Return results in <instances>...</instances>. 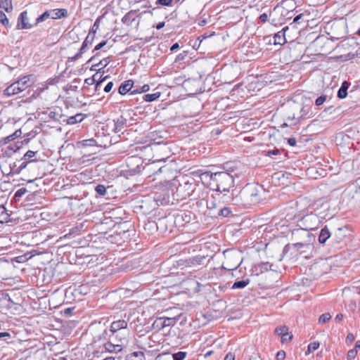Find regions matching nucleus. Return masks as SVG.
Here are the masks:
<instances>
[{"label":"nucleus","mask_w":360,"mask_h":360,"mask_svg":"<svg viewBox=\"0 0 360 360\" xmlns=\"http://www.w3.org/2000/svg\"><path fill=\"white\" fill-rule=\"evenodd\" d=\"M224 360H235V356L232 353L229 352L226 355Z\"/></svg>","instance_id":"nucleus-57"},{"label":"nucleus","mask_w":360,"mask_h":360,"mask_svg":"<svg viewBox=\"0 0 360 360\" xmlns=\"http://www.w3.org/2000/svg\"><path fill=\"white\" fill-rule=\"evenodd\" d=\"M27 162H23L21 163V165L18 167V169H16L15 172L16 173L20 172L23 169H25L27 167Z\"/></svg>","instance_id":"nucleus-51"},{"label":"nucleus","mask_w":360,"mask_h":360,"mask_svg":"<svg viewBox=\"0 0 360 360\" xmlns=\"http://www.w3.org/2000/svg\"><path fill=\"white\" fill-rule=\"evenodd\" d=\"M133 358H135L136 360H145L144 353L143 352H134L131 354V360H134Z\"/></svg>","instance_id":"nucleus-30"},{"label":"nucleus","mask_w":360,"mask_h":360,"mask_svg":"<svg viewBox=\"0 0 360 360\" xmlns=\"http://www.w3.org/2000/svg\"><path fill=\"white\" fill-rule=\"evenodd\" d=\"M134 82L131 79L124 81L119 87L118 91L121 95L128 93L133 87Z\"/></svg>","instance_id":"nucleus-16"},{"label":"nucleus","mask_w":360,"mask_h":360,"mask_svg":"<svg viewBox=\"0 0 360 360\" xmlns=\"http://www.w3.org/2000/svg\"><path fill=\"white\" fill-rule=\"evenodd\" d=\"M96 192L101 196H104L106 194V188L104 185L98 184L95 187Z\"/></svg>","instance_id":"nucleus-31"},{"label":"nucleus","mask_w":360,"mask_h":360,"mask_svg":"<svg viewBox=\"0 0 360 360\" xmlns=\"http://www.w3.org/2000/svg\"><path fill=\"white\" fill-rule=\"evenodd\" d=\"M165 23L164 22H160L157 25L156 28L160 30L165 27Z\"/></svg>","instance_id":"nucleus-61"},{"label":"nucleus","mask_w":360,"mask_h":360,"mask_svg":"<svg viewBox=\"0 0 360 360\" xmlns=\"http://www.w3.org/2000/svg\"><path fill=\"white\" fill-rule=\"evenodd\" d=\"M331 319V315L330 313H325L321 314L319 318V324H324L329 321Z\"/></svg>","instance_id":"nucleus-29"},{"label":"nucleus","mask_w":360,"mask_h":360,"mask_svg":"<svg viewBox=\"0 0 360 360\" xmlns=\"http://www.w3.org/2000/svg\"><path fill=\"white\" fill-rule=\"evenodd\" d=\"M272 266L273 265L269 262H260L253 266L251 271L252 274L259 276V274H264L269 270H273Z\"/></svg>","instance_id":"nucleus-7"},{"label":"nucleus","mask_w":360,"mask_h":360,"mask_svg":"<svg viewBox=\"0 0 360 360\" xmlns=\"http://www.w3.org/2000/svg\"><path fill=\"white\" fill-rule=\"evenodd\" d=\"M280 153H281L280 150H278V149H274V150H269L267 152V155L268 156L277 155H278Z\"/></svg>","instance_id":"nucleus-48"},{"label":"nucleus","mask_w":360,"mask_h":360,"mask_svg":"<svg viewBox=\"0 0 360 360\" xmlns=\"http://www.w3.org/2000/svg\"><path fill=\"white\" fill-rule=\"evenodd\" d=\"M355 340L354 334L349 333L346 337V343L351 344Z\"/></svg>","instance_id":"nucleus-46"},{"label":"nucleus","mask_w":360,"mask_h":360,"mask_svg":"<svg viewBox=\"0 0 360 360\" xmlns=\"http://www.w3.org/2000/svg\"><path fill=\"white\" fill-rule=\"evenodd\" d=\"M104 345L105 349L109 352H120L122 349V344L113 343L111 340Z\"/></svg>","instance_id":"nucleus-15"},{"label":"nucleus","mask_w":360,"mask_h":360,"mask_svg":"<svg viewBox=\"0 0 360 360\" xmlns=\"http://www.w3.org/2000/svg\"><path fill=\"white\" fill-rule=\"evenodd\" d=\"M127 335L128 333H127L126 330H121L118 333H115V336L113 337V340L112 341H115V339H117V343L122 345L123 341H126Z\"/></svg>","instance_id":"nucleus-23"},{"label":"nucleus","mask_w":360,"mask_h":360,"mask_svg":"<svg viewBox=\"0 0 360 360\" xmlns=\"http://www.w3.org/2000/svg\"><path fill=\"white\" fill-rule=\"evenodd\" d=\"M319 347V342H314L308 345V352L311 353L316 351Z\"/></svg>","instance_id":"nucleus-35"},{"label":"nucleus","mask_w":360,"mask_h":360,"mask_svg":"<svg viewBox=\"0 0 360 360\" xmlns=\"http://www.w3.org/2000/svg\"><path fill=\"white\" fill-rule=\"evenodd\" d=\"M262 191V188L258 184H248L240 191L238 195H234V193L233 192V197H229L224 200L233 205H255L259 203L261 200Z\"/></svg>","instance_id":"nucleus-1"},{"label":"nucleus","mask_w":360,"mask_h":360,"mask_svg":"<svg viewBox=\"0 0 360 360\" xmlns=\"http://www.w3.org/2000/svg\"><path fill=\"white\" fill-rule=\"evenodd\" d=\"M110 63V58L107 57L102 59L98 63L94 64L91 66V70H96L98 72H104L103 68H105Z\"/></svg>","instance_id":"nucleus-12"},{"label":"nucleus","mask_w":360,"mask_h":360,"mask_svg":"<svg viewBox=\"0 0 360 360\" xmlns=\"http://www.w3.org/2000/svg\"><path fill=\"white\" fill-rule=\"evenodd\" d=\"M356 355L357 350L356 349H352L348 351L347 358L348 360H352L356 356Z\"/></svg>","instance_id":"nucleus-37"},{"label":"nucleus","mask_w":360,"mask_h":360,"mask_svg":"<svg viewBox=\"0 0 360 360\" xmlns=\"http://www.w3.org/2000/svg\"><path fill=\"white\" fill-rule=\"evenodd\" d=\"M99 23H100V19L99 18H97L94 24V26L92 27V32L94 33H94L96 32V30L98 29V26H99Z\"/></svg>","instance_id":"nucleus-50"},{"label":"nucleus","mask_w":360,"mask_h":360,"mask_svg":"<svg viewBox=\"0 0 360 360\" xmlns=\"http://www.w3.org/2000/svg\"><path fill=\"white\" fill-rule=\"evenodd\" d=\"M301 112H302V115H301L302 117H303V116L307 115V110H306V108L304 106L302 107V108L301 110Z\"/></svg>","instance_id":"nucleus-63"},{"label":"nucleus","mask_w":360,"mask_h":360,"mask_svg":"<svg viewBox=\"0 0 360 360\" xmlns=\"http://www.w3.org/2000/svg\"><path fill=\"white\" fill-rule=\"evenodd\" d=\"M285 358V352L283 350H281L276 354V360H284Z\"/></svg>","instance_id":"nucleus-45"},{"label":"nucleus","mask_w":360,"mask_h":360,"mask_svg":"<svg viewBox=\"0 0 360 360\" xmlns=\"http://www.w3.org/2000/svg\"><path fill=\"white\" fill-rule=\"evenodd\" d=\"M149 89H150L149 85L148 84H144L143 86L140 87L139 92H141V93L147 92V91H149Z\"/></svg>","instance_id":"nucleus-53"},{"label":"nucleus","mask_w":360,"mask_h":360,"mask_svg":"<svg viewBox=\"0 0 360 360\" xmlns=\"http://www.w3.org/2000/svg\"><path fill=\"white\" fill-rule=\"evenodd\" d=\"M269 15L266 13H262L259 16V20L265 23L268 21Z\"/></svg>","instance_id":"nucleus-52"},{"label":"nucleus","mask_w":360,"mask_h":360,"mask_svg":"<svg viewBox=\"0 0 360 360\" xmlns=\"http://www.w3.org/2000/svg\"><path fill=\"white\" fill-rule=\"evenodd\" d=\"M179 48V44H178V43H175V44H174L171 46V48H170V51H176V49H178Z\"/></svg>","instance_id":"nucleus-60"},{"label":"nucleus","mask_w":360,"mask_h":360,"mask_svg":"<svg viewBox=\"0 0 360 360\" xmlns=\"http://www.w3.org/2000/svg\"><path fill=\"white\" fill-rule=\"evenodd\" d=\"M348 56L349 57V58H354L355 57H360V51L359 52L358 51H356V53L355 54L349 53Z\"/></svg>","instance_id":"nucleus-59"},{"label":"nucleus","mask_w":360,"mask_h":360,"mask_svg":"<svg viewBox=\"0 0 360 360\" xmlns=\"http://www.w3.org/2000/svg\"><path fill=\"white\" fill-rule=\"evenodd\" d=\"M94 36L91 35V32L89 33L86 39L82 43L81 48L79 49L78 53H77L74 56L69 58L68 61H76L79 58H80L86 50L89 49V46L92 44L94 41Z\"/></svg>","instance_id":"nucleus-6"},{"label":"nucleus","mask_w":360,"mask_h":360,"mask_svg":"<svg viewBox=\"0 0 360 360\" xmlns=\"http://www.w3.org/2000/svg\"><path fill=\"white\" fill-rule=\"evenodd\" d=\"M292 339V335L290 334L289 333H285V335H283V336L281 337V342L282 343H286L290 342Z\"/></svg>","instance_id":"nucleus-39"},{"label":"nucleus","mask_w":360,"mask_h":360,"mask_svg":"<svg viewBox=\"0 0 360 360\" xmlns=\"http://www.w3.org/2000/svg\"><path fill=\"white\" fill-rule=\"evenodd\" d=\"M348 87L349 84L347 82H344L338 91V97L340 98H345L347 95Z\"/></svg>","instance_id":"nucleus-24"},{"label":"nucleus","mask_w":360,"mask_h":360,"mask_svg":"<svg viewBox=\"0 0 360 360\" xmlns=\"http://www.w3.org/2000/svg\"><path fill=\"white\" fill-rule=\"evenodd\" d=\"M172 0H158L156 4L162 6H169L172 5Z\"/></svg>","instance_id":"nucleus-42"},{"label":"nucleus","mask_w":360,"mask_h":360,"mask_svg":"<svg viewBox=\"0 0 360 360\" xmlns=\"http://www.w3.org/2000/svg\"><path fill=\"white\" fill-rule=\"evenodd\" d=\"M207 207L210 209L214 208L216 207L215 203L213 201H211L208 203Z\"/></svg>","instance_id":"nucleus-62"},{"label":"nucleus","mask_w":360,"mask_h":360,"mask_svg":"<svg viewBox=\"0 0 360 360\" xmlns=\"http://www.w3.org/2000/svg\"><path fill=\"white\" fill-rule=\"evenodd\" d=\"M106 44V41H103L101 43H99L98 44H97L96 46H95V49L94 50V51H98L101 49H102L105 45Z\"/></svg>","instance_id":"nucleus-55"},{"label":"nucleus","mask_w":360,"mask_h":360,"mask_svg":"<svg viewBox=\"0 0 360 360\" xmlns=\"http://www.w3.org/2000/svg\"><path fill=\"white\" fill-rule=\"evenodd\" d=\"M27 192V189L25 188H21L20 189H18L15 193V198H20L22 197L23 195H25L26 193Z\"/></svg>","instance_id":"nucleus-40"},{"label":"nucleus","mask_w":360,"mask_h":360,"mask_svg":"<svg viewBox=\"0 0 360 360\" xmlns=\"http://www.w3.org/2000/svg\"><path fill=\"white\" fill-rule=\"evenodd\" d=\"M155 200L161 205L167 204L169 202V193L168 191H165L162 195L157 193Z\"/></svg>","instance_id":"nucleus-18"},{"label":"nucleus","mask_w":360,"mask_h":360,"mask_svg":"<svg viewBox=\"0 0 360 360\" xmlns=\"http://www.w3.org/2000/svg\"><path fill=\"white\" fill-rule=\"evenodd\" d=\"M202 258H194L192 260H191V264L192 265L200 264Z\"/></svg>","instance_id":"nucleus-54"},{"label":"nucleus","mask_w":360,"mask_h":360,"mask_svg":"<svg viewBox=\"0 0 360 360\" xmlns=\"http://www.w3.org/2000/svg\"><path fill=\"white\" fill-rule=\"evenodd\" d=\"M330 238V241L332 242V233H330L328 229L325 226L323 228L320 232L319 236V241L321 244H324L328 239Z\"/></svg>","instance_id":"nucleus-13"},{"label":"nucleus","mask_w":360,"mask_h":360,"mask_svg":"<svg viewBox=\"0 0 360 360\" xmlns=\"http://www.w3.org/2000/svg\"><path fill=\"white\" fill-rule=\"evenodd\" d=\"M128 323L127 321L124 319L115 321L111 323L110 332L111 334L108 335V333L106 330H104L103 333V337L104 339H106L107 336L109 337V339L112 340L113 337L115 336V333H118L121 330H126L127 328Z\"/></svg>","instance_id":"nucleus-4"},{"label":"nucleus","mask_w":360,"mask_h":360,"mask_svg":"<svg viewBox=\"0 0 360 360\" xmlns=\"http://www.w3.org/2000/svg\"><path fill=\"white\" fill-rule=\"evenodd\" d=\"M230 213V210L228 207H224L220 209L219 214L222 217H227Z\"/></svg>","instance_id":"nucleus-43"},{"label":"nucleus","mask_w":360,"mask_h":360,"mask_svg":"<svg viewBox=\"0 0 360 360\" xmlns=\"http://www.w3.org/2000/svg\"><path fill=\"white\" fill-rule=\"evenodd\" d=\"M50 15H50V13L49 11L44 12L43 14H41V15H39L37 18V20H36V25H37L38 23L44 21L48 18H49Z\"/></svg>","instance_id":"nucleus-33"},{"label":"nucleus","mask_w":360,"mask_h":360,"mask_svg":"<svg viewBox=\"0 0 360 360\" xmlns=\"http://www.w3.org/2000/svg\"><path fill=\"white\" fill-rule=\"evenodd\" d=\"M186 356V353L184 352H179L172 355L173 360H183Z\"/></svg>","instance_id":"nucleus-34"},{"label":"nucleus","mask_w":360,"mask_h":360,"mask_svg":"<svg viewBox=\"0 0 360 360\" xmlns=\"http://www.w3.org/2000/svg\"><path fill=\"white\" fill-rule=\"evenodd\" d=\"M238 177L237 173L231 172H217L210 174L211 184L215 185L216 191L219 192L229 191L234 184V179Z\"/></svg>","instance_id":"nucleus-2"},{"label":"nucleus","mask_w":360,"mask_h":360,"mask_svg":"<svg viewBox=\"0 0 360 360\" xmlns=\"http://www.w3.org/2000/svg\"><path fill=\"white\" fill-rule=\"evenodd\" d=\"M112 86H113V82H108L104 88L105 92H106V93L110 92L111 91Z\"/></svg>","instance_id":"nucleus-49"},{"label":"nucleus","mask_w":360,"mask_h":360,"mask_svg":"<svg viewBox=\"0 0 360 360\" xmlns=\"http://www.w3.org/2000/svg\"><path fill=\"white\" fill-rule=\"evenodd\" d=\"M22 92L20 87L17 86L15 82H13L10 86H8L4 91V94L6 96H11L19 93Z\"/></svg>","instance_id":"nucleus-14"},{"label":"nucleus","mask_w":360,"mask_h":360,"mask_svg":"<svg viewBox=\"0 0 360 360\" xmlns=\"http://www.w3.org/2000/svg\"><path fill=\"white\" fill-rule=\"evenodd\" d=\"M349 234V231L346 226L337 228L332 232V243L338 245L344 241Z\"/></svg>","instance_id":"nucleus-5"},{"label":"nucleus","mask_w":360,"mask_h":360,"mask_svg":"<svg viewBox=\"0 0 360 360\" xmlns=\"http://www.w3.org/2000/svg\"><path fill=\"white\" fill-rule=\"evenodd\" d=\"M343 319V314H338L335 317V321L336 322H340Z\"/></svg>","instance_id":"nucleus-58"},{"label":"nucleus","mask_w":360,"mask_h":360,"mask_svg":"<svg viewBox=\"0 0 360 360\" xmlns=\"http://www.w3.org/2000/svg\"><path fill=\"white\" fill-rule=\"evenodd\" d=\"M250 279L247 278L246 280H242V281H236L231 288L232 289H242V288H244L245 287H246L249 283H250Z\"/></svg>","instance_id":"nucleus-27"},{"label":"nucleus","mask_w":360,"mask_h":360,"mask_svg":"<svg viewBox=\"0 0 360 360\" xmlns=\"http://www.w3.org/2000/svg\"><path fill=\"white\" fill-rule=\"evenodd\" d=\"M84 118V115L82 113L75 115V116L69 117L67 120V122L69 124H75L78 122H81Z\"/></svg>","instance_id":"nucleus-22"},{"label":"nucleus","mask_w":360,"mask_h":360,"mask_svg":"<svg viewBox=\"0 0 360 360\" xmlns=\"http://www.w3.org/2000/svg\"><path fill=\"white\" fill-rule=\"evenodd\" d=\"M9 214L7 212L6 207L0 205V223H5L9 221Z\"/></svg>","instance_id":"nucleus-25"},{"label":"nucleus","mask_w":360,"mask_h":360,"mask_svg":"<svg viewBox=\"0 0 360 360\" xmlns=\"http://www.w3.org/2000/svg\"><path fill=\"white\" fill-rule=\"evenodd\" d=\"M52 15L51 18L53 19H60L62 18H65L68 15V11L66 9H54L51 11Z\"/></svg>","instance_id":"nucleus-20"},{"label":"nucleus","mask_w":360,"mask_h":360,"mask_svg":"<svg viewBox=\"0 0 360 360\" xmlns=\"http://www.w3.org/2000/svg\"><path fill=\"white\" fill-rule=\"evenodd\" d=\"M316 240V238H311V240L306 241L304 243L302 242H297L292 244V246L296 248L297 250H301V252H307L309 250H312L314 248V243Z\"/></svg>","instance_id":"nucleus-8"},{"label":"nucleus","mask_w":360,"mask_h":360,"mask_svg":"<svg viewBox=\"0 0 360 360\" xmlns=\"http://www.w3.org/2000/svg\"><path fill=\"white\" fill-rule=\"evenodd\" d=\"M288 328L286 326H280L277 327L275 329V333L278 335H281V337L283 336V335H285V333H288Z\"/></svg>","instance_id":"nucleus-32"},{"label":"nucleus","mask_w":360,"mask_h":360,"mask_svg":"<svg viewBox=\"0 0 360 360\" xmlns=\"http://www.w3.org/2000/svg\"><path fill=\"white\" fill-rule=\"evenodd\" d=\"M354 349H360V340H357L355 343V347Z\"/></svg>","instance_id":"nucleus-64"},{"label":"nucleus","mask_w":360,"mask_h":360,"mask_svg":"<svg viewBox=\"0 0 360 360\" xmlns=\"http://www.w3.org/2000/svg\"><path fill=\"white\" fill-rule=\"evenodd\" d=\"M327 96L322 95L316 99L315 104L317 106L321 105L326 100Z\"/></svg>","instance_id":"nucleus-38"},{"label":"nucleus","mask_w":360,"mask_h":360,"mask_svg":"<svg viewBox=\"0 0 360 360\" xmlns=\"http://www.w3.org/2000/svg\"><path fill=\"white\" fill-rule=\"evenodd\" d=\"M36 154V152L34 151H32V150H28L25 155H24V157L23 158L25 160H29L33 157H34Z\"/></svg>","instance_id":"nucleus-44"},{"label":"nucleus","mask_w":360,"mask_h":360,"mask_svg":"<svg viewBox=\"0 0 360 360\" xmlns=\"http://www.w3.org/2000/svg\"><path fill=\"white\" fill-rule=\"evenodd\" d=\"M333 214H323V212L319 211L317 213H310L304 216L300 220V224L303 226L301 230H312L316 229L322 222L323 219L328 217L330 219Z\"/></svg>","instance_id":"nucleus-3"},{"label":"nucleus","mask_w":360,"mask_h":360,"mask_svg":"<svg viewBox=\"0 0 360 360\" xmlns=\"http://www.w3.org/2000/svg\"><path fill=\"white\" fill-rule=\"evenodd\" d=\"M178 320V316L172 318L160 317L155 321V323H156L158 326H160V329H162L165 327L174 326Z\"/></svg>","instance_id":"nucleus-9"},{"label":"nucleus","mask_w":360,"mask_h":360,"mask_svg":"<svg viewBox=\"0 0 360 360\" xmlns=\"http://www.w3.org/2000/svg\"><path fill=\"white\" fill-rule=\"evenodd\" d=\"M296 234L299 235L301 237V238H302L301 242H302V243H304L309 240H311V237L315 238L314 235H313L312 233H310L309 232H308L305 230H301V229L297 230Z\"/></svg>","instance_id":"nucleus-19"},{"label":"nucleus","mask_w":360,"mask_h":360,"mask_svg":"<svg viewBox=\"0 0 360 360\" xmlns=\"http://www.w3.org/2000/svg\"><path fill=\"white\" fill-rule=\"evenodd\" d=\"M303 16H304L303 13H300V14L297 15V16H295L292 22L290 24V25H292L295 23H299L300 20L303 18Z\"/></svg>","instance_id":"nucleus-47"},{"label":"nucleus","mask_w":360,"mask_h":360,"mask_svg":"<svg viewBox=\"0 0 360 360\" xmlns=\"http://www.w3.org/2000/svg\"><path fill=\"white\" fill-rule=\"evenodd\" d=\"M193 219V214L191 212L178 214L175 217V223L179 226H184Z\"/></svg>","instance_id":"nucleus-10"},{"label":"nucleus","mask_w":360,"mask_h":360,"mask_svg":"<svg viewBox=\"0 0 360 360\" xmlns=\"http://www.w3.org/2000/svg\"><path fill=\"white\" fill-rule=\"evenodd\" d=\"M274 44L283 45L286 42V39L283 32H278L274 37Z\"/></svg>","instance_id":"nucleus-21"},{"label":"nucleus","mask_w":360,"mask_h":360,"mask_svg":"<svg viewBox=\"0 0 360 360\" xmlns=\"http://www.w3.org/2000/svg\"><path fill=\"white\" fill-rule=\"evenodd\" d=\"M288 143L291 146H295L297 143V141L295 138H290L288 140Z\"/></svg>","instance_id":"nucleus-56"},{"label":"nucleus","mask_w":360,"mask_h":360,"mask_svg":"<svg viewBox=\"0 0 360 360\" xmlns=\"http://www.w3.org/2000/svg\"><path fill=\"white\" fill-rule=\"evenodd\" d=\"M96 75H93L91 77L86 78L84 80L85 84L88 85H92L96 83Z\"/></svg>","instance_id":"nucleus-41"},{"label":"nucleus","mask_w":360,"mask_h":360,"mask_svg":"<svg viewBox=\"0 0 360 360\" xmlns=\"http://www.w3.org/2000/svg\"><path fill=\"white\" fill-rule=\"evenodd\" d=\"M28 18H27V11H23L20 13L19 18H18V29H30L32 27V25L28 23L27 22Z\"/></svg>","instance_id":"nucleus-11"},{"label":"nucleus","mask_w":360,"mask_h":360,"mask_svg":"<svg viewBox=\"0 0 360 360\" xmlns=\"http://www.w3.org/2000/svg\"><path fill=\"white\" fill-rule=\"evenodd\" d=\"M17 86L20 87L22 91L30 86V76H25L15 82Z\"/></svg>","instance_id":"nucleus-17"},{"label":"nucleus","mask_w":360,"mask_h":360,"mask_svg":"<svg viewBox=\"0 0 360 360\" xmlns=\"http://www.w3.org/2000/svg\"><path fill=\"white\" fill-rule=\"evenodd\" d=\"M0 8H4L8 13L11 12L13 11L12 0H1Z\"/></svg>","instance_id":"nucleus-26"},{"label":"nucleus","mask_w":360,"mask_h":360,"mask_svg":"<svg viewBox=\"0 0 360 360\" xmlns=\"http://www.w3.org/2000/svg\"><path fill=\"white\" fill-rule=\"evenodd\" d=\"M0 22L4 26L8 25L9 22L6 14L1 11H0Z\"/></svg>","instance_id":"nucleus-36"},{"label":"nucleus","mask_w":360,"mask_h":360,"mask_svg":"<svg viewBox=\"0 0 360 360\" xmlns=\"http://www.w3.org/2000/svg\"><path fill=\"white\" fill-rule=\"evenodd\" d=\"M160 96V92H156L154 94H148L143 96V100L146 102H152L155 101Z\"/></svg>","instance_id":"nucleus-28"}]
</instances>
